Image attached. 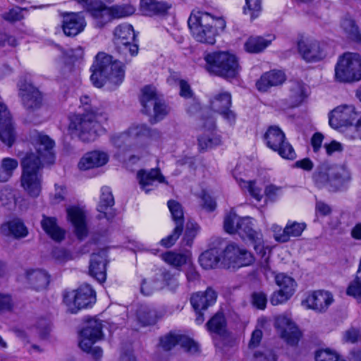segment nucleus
Here are the masks:
<instances>
[{
    "instance_id": "nucleus-44",
    "label": "nucleus",
    "mask_w": 361,
    "mask_h": 361,
    "mask_svg": "<svg viewBox=\"0 0 361 361\" xmlns=\"http://www.w3.org/2000/svg\"><path fill=\"white\" fill-rule=\"evenodd\" d=\"M271 43V40L262 37H250L245 43V49L249 53H259L267 48Z\"/></svg>"
},
{
    "instance_id": "nucleus-33",
    "label": "nucleus",
    "mask_w": 361,
    "mask_h": 361,
    "mask_svg": "<svg viewBox=\"0 0 361 361\" xmlns=\"http://www.w3.org/2000/svg\"><path fill=\"white\" fill-rule=\"evenodd\" d=\"M285 80V75L283 72L271 71L262 75L257 80L256 86L259 91L265 92L272 86L281 85Z\"/></svg>"
},
{
    "instance_id": "nucleus-46",
    "label": "nucleus",
    "mask_w": 361,
    "mask_h": 361,
    "mask_svg": "<svg viewBox=\"0 0 361 361\" xmlns=\"http://www.w3.org/2000/svg\"><path fill=\"white\" fill-rule=\"evenodd\" d=\"M275 281L281 290L286 291L290 295H293L296 288V282L295 280L285 274L280 273L276 275Z\"/></svg>"
},
{
    "instance_id": "nucleus-26",
    "label": "nucleus",
    "mask_w": 361,
    "mask_h": 361,
    "mask_svg": "<svg viewBox=\"0 0 361 361\" xmlns=\"http://www.w3.org/2000/svg\"><path fill=\"white\" fill-rule=\"evenodd\" d=\"M305 228L306 224L305 223L296 221L288 223L283 229L280 226L274 225L273 226L274 237L279 243H287L290 238L300 236Z\"/></svg>"
},
{
    "instance_id": "nucleus-17",
    "label": "nucleus",
    "mask_w": 361,
    "mask_h": 361,
    "mask_svg": "<svg viewBox=\"0 0 361 361\" xmlns=\"http://www.w3.org/2000/svg\"><path fill=\"white\" fill-rule=\"evenodd\" d=\"M235 233H238L243 238H247L253 245L255 251L261 255L262 257L266 255L262 235L260 232L252 228V223L250 217L242 218Z\"/></svg>"
},
{
    "instance_id": "nucleus-32",
    "label": "nucleus",
    "mask_w": 361,
    "mask_h": 361,
    "mask_svg": "<svg viewBox=\"0 0 361 361\" xmlns=\"http://www.w3.org/2000/svg\"><path fill=\"white\" fill-rule=\"evenodd\" d=\"M56 221L55 217L43 214L40 224L42 229L52 240L60 242L64 239L65 231L58 226Z\"/></svg>"
},
{
    "instance_id": "nucleus-38",
    "label": "nucleus",
    "mask_w": 361,
    "mask_h": 361,
    "mask_svg": "<svg viewBox=\"0 0 361 361\" xmlns=\"http://www.w3.org/2000/svg\"><path fill=\"white\" fill-rule=\"evenodd\" d=\"M221 261L220 247H212L203 253L199 257L200 265L204 269H213Z\"/></svg>"
},
{
    "instance_id": "nucleus-34",
    "label": "nucleus",
    "mask_w": 361,
    "mask_h": 361,
    "mask_svg": "<svg viewBox=\"0 0 361 361\" xmlns=\"http://www.w3.org/2000/svg\"><path fill=\"white\" fill-rule=\"evenodd\" d=\"M160 99L155 87L147 85L142 88L140 102L144 108L143 111L145 113L147 114L152 106H153L156 111H159L160 107L159 101ZM158 112L159 113V111Z\"/></svg>"
},
{
    "instance_id": "nucleus-16",
    "label": "nucleus",
    "mask_w": 361,
    "mask_h": 361,
    "mask_svg": "<svg viewBox=\"0 0 361 361\" xmlns=\"http://www.w3.org/2000/svg\"><path fill=\"white\" fill-rule=\"evenodd\" d=\"M221 262L228 268H239L248 266L253 263L254 257L251 253H245L244 259H237L238 255H240V247L234 243H231L225 247H220Z\"/></svg>"
},
{
    "instance_id": "nucleus-2",
    "label": "nucleus",
    "mask_w": 361,
    "mask_h": 361,
    "mask_svg": "<svg viewBox=\"0 0 361 361\" xmlns=\"http://www.w3.org/2000/svg\"><path fill=\"white\" fill-rule=\"evenodd\" d=\"M90 80L97 87L108 85L109 88L118 86L124 78V69L121 63L113 60L111 56L101 52L97 54L91 67Z\"/></svg>"
},
{
    "instance_id": "nucleus-63",
    "label": "nucleus",
    "mask_w": 361,
    "mask_h": 361,
    "mask_svg": "<svg viewBox=\"0 0 361 361\" xmlns=\"http://www.w3.org/2000/svg\"><path fill=\"white\" fill-rule=\"evenodd\" d=\"M255 361H276V356L269 349L257 350L254 353Z\"/></svg>"
},
{
    "instance_id": "nucleus-6",
    "label": "nucleus",
    "mask_w": 361,
    "mask_h": 361,
    "mask_svg": "<svg viewBox=\"0 0 361 361\" xmlns=\"http://www.w3.org/2000/svg\"><path fill=\"white\" fill-rule=\"evenodd\" d=\"M206 70L225 78H233L240 71L238 61L233 54L226 51L213 52L205 56Z\"/></svg>"
},
{
    "instance_id": "nucleus-18",
    "label": "nucleus",
    "mask_w": 361,
    "mask_h": 361,
    "mask_svg": "<svg viewBox=\"0 0 361 361\" xmlns=\"http://www.w3.org/2000/svg\"><path fill=\"white\" fill-rule=\"evenodd\" d=\"M274 326L288 344L295 345L298 343L301 334L290 318L279 315L275 319Z\"/></svg>"
},
{
    "instance_id": "nucleus-56",
    "label": "nucleus",
    "mask_w": 361,
    "mask_h": 361,
    "mask_svg": "<svg viewBox=\"0 0 361 361\" xmlns=\"http://www.w3.org/2000/svg\"><path fill=\"white\" fill-rule=\"evenodd\" d=\"M346 139L354 140L359 138L361 140V118H359L354 126H350L344 131Z\"/></svg>"
},
{
    "instance_id": "nucleus-20",
    "label": "nucleus",
    "mask_w": 361,
    "mask_h": 361,
    "mask_svg": "<svg viewBox=\"0 0 361 361\" xmlns=\"http://www.w3.org/2000/svg\"><path fill=\"white\" fill-rule=\"evenodd\" d=\"M54 142L53 140L47 135L39 134L35 142V152H29L28 153H33L42 161L43 166H44L46 164H52L54 162Z\"/></svg>"
},
{
    "instance_id": "nucleus-59",
    "label": "nucleus",
    "mask_w": 361,
    "mask_h": 361,
    "mask_svg": "<svg viewBox=\"0 0 361 361\" xmlns=\"http://www.w3.org/2000/svg\"><path fill=\"white\" fill-rule=\"evenodd\" d=\"M343 341L346 343H355L361 339L360 329L351 327L343 334Z\"/></svg>"
},
{
    "instance_id": "nucleus-28",
    "label": "nucleus",
    "mask_w": 361,
    "mask_h": 361,
    "mask_svg": "<svg viewBox=\"0 0 361 361\" xmlns=\"http://www.w3.org/2000/svg\"><path fill=\"white\" fill-rule=\"evenodd\" d=\"M107 264L106 252L102 250L92 254L90 258L89 272L90 276L102 283L106 280V267Z\"/></svg>"
},
{
    "instance_id": "nucleus-61",
    "label": "nucleus",
    "mask_w": 361,
    "mask_h": 361,
    "mask_svg": "<svg viewBox=\"0 0 361 361\" xmlns=\"http://www.w3.org/2000/svg\"><path fill=\"white\" fill-rule=\"evenodd\" d=\"M252 304L257 308L264 310L266 307L267 295L262 292H254L252 295Z\"/></svg>"
},
{
    "instance_id": "nucleus-8",
    "label": "nucleus",
    "mask_w": 361,
    "mask_h": 361,
    "mask_svg": "<svg viewBox=\"0 0 361 361\" xmlns=\"http://www.w3.org/2000/svg\"><path fill=\"white\" fill-rule=\"evenodd\" d=\"M335 79L341 82L361 80V56L355 53H345L335 67Z\"/></svg>"
},
{
    "instance_id": "nucleus-58",
    "label": "nucleus",
    "mask_w": 361,
    "mask_h": 361,
    "mask_svg": "<svg viewBox=\"0 0 361 361\" xmlns=\"http://www.w3.org/2000/svg\"><path fill=\"white\" fill-rule=\"evenodd\" d=\"M360 276L357 277L348 286L346 293L348 295L353 296L361 301V281Z\"/></svg>"
},
{
    "instance_id": "nucleus-39",
    "label": "nucleus",
    "mask_w": 361,
    "mask_h": 361,
    "mask_svg": "<svg viewBox=\"0 0 361 361\" xmlns=\"http://www.w3.org/2000/svg\"><path fill=\"white\" fill-rule=\"evenodd\" d=\"M135 35L133 27L130 24H122L117 26L114 32V45H120L126 42H133Z\"/></svg>"
},
{
    "instance_id": "nucleus-45",
    "label": "nucleus",
    "mask_w": 361,
    "mask_h": 361,
    "mask_svg": "<svg viewBox=\"0 0 361 361\" xmlns=\"http://www.w3.org/2000/svg\"><path fill=\"white\" fill-rule=\"evenodd\" d=\"M161 258L168 264L178 269L187 263L188 256L186 254L170 251L162 254Z\"/></svg>"
},
{
    "instance_id": "nucleus-5",
    "label": "nucleus",
    "mask_w": 361,
    "mask_h": 361,
    "mask_svg": "<svg viewBox=\"0 0 361 361\" xmlns=\"http://www.w3.org/2000/svg\"><path fill=\"white\" fill-rule=\"evenodd\" d=\"M312 178L317 187H328L334 191L350 180V173L344 166L322 163L317 167Z\"/></svg>"
},
{
    "instance_id": "nucleus-53",
    "label": "nucleus",
    "mask_w": 361,
    "mask_h": 361,
    "mask_svg": "<svg viewBox=\"0 0 361 361\" xmlns=\"http://www.w3.org/2000/svg\"><path fill=\"white\" fill-rule=\"evenodd\" d=\"M242 189H247L249 193L257 201H260L262 195V189L256 185L255 181H245L243 179L237 180Z\"/></svg>"
},
{
    "instance_id": "nucleus-52",
    "label": "nucleus",
    "mask_w": 361,
    "mask_h": 361,
    "mask_svg": "<svg viewBox=\"0 0 361 361\" xmlns=\"http://www.w3.org/2000/svg\"><path fill=\"white\" fill-rule=\"evenodd\" d=\"M109 21L114 18H123L131 15L134 12V8L131 6H114L108 7Z\"/></svg>"
},
{
    "instance_id": "nucleus-15",
    "label": "nucleus",
    "mask_w": 361,
    "mask_h": 361,
    "mask_svg": "<svg viewBox=\"0 0 361 361\" xmlns=\"http://www.w3.org/2000/svg\"><path fill=\"white\" fill-rule=\"evenodd\" d=\"M231 104V94L228 92H219L210 100L212 109L219 113L230 125H233L235 123L236 114L230 109Z\"/></svg>"
},
{
    "instance_id": "nucleus-43",
    "label": "nucleus",
    "mask_w": 361,
    "mask_h": 361,
    "mask_svg": "<svg viewBox=\"0 0 361 361\" xmlns=\"http://www.w3.org/2000/svg\"><path fill=\"white\" fill-rule=\"evenodd\" d=\"M137 318L142 326L154 324L157 319V312L153 308L146 305H141L137 310Z\"/></svg>"
},
{
    "instance_id": "nucleus-27",
    "label": "nucleus",
    "mask_w": 361,
    "mask_h": 361,
    "mask_svg": "<svg viewBox=\"0 0 361 361\" xmlns=\"http://www.w3.org/2000/svg\"><path fill=\"white\" fill-rule=\"evenodd\" d=\"M86 22L82 13H68L63 16L62 28L66 36L78 35L84 30Z\"/></svg>"
},
{
    "instance_id": "nucleus-49",
    "label": "nucleus",
    "mask_w": 361,
    "mask_h": 361,
    "mask_svg": "<svg viewBox=\"0 0 361 361\" xmlns=\"http://www.w3.org/2000/svg\"><path fill=\"white\" fill-rule=\"evenodd\" d=\"M197 140L200 151H204L221 144L220 135L214 134L200 136Z\"/></svg>"
},
{
    "instance_id": "nucleus-37",
    "label": "nucleus",
    "mask_w": 361,
    "mask_h": 361,
    "mask_svg": "<svg viewBox=\"0 0 361 361\" xmlns=\"http://www.w3.org/2000/svg\"><path fill=\"white\" fill-rule=\"evenodd\" d=\"M114 204V200L110 189L108 187H103L102 188V194L97 207V209L100 213L98 218H106L109 220L111 219L114 215L113 214H108L106 211L109 208L113 207Z\"/></svg>"
},
{
    "instance_id": "nucleus-41",
    "label": "nucleus",
    "mask_w": 361,
    "mask_h": 361,
    "mask_svg": "<svg viewBox=\"0 0 361 361\" xmlns=\"http://www.w3.org/2000/svg\"><path fill=\"white\" fill-rule=\"evenodd\" d=\"M207 329L211 333L224 336L226 333V321L222 312L216 313L207 323Z\"/></svg>"
},
{
    "instance_id": "nucleus-29",
    "label": "nucleus",
    "mask_w": 361,
    "mask_h": 361,
    "mask_svg": "<svg viewBox=\"0 0 361 361\" xmlns=\"http://www.w3.org/2000/svg\"><path fill=\"white\" fill-rule=\"evenodd\" d=\"M109 161V155L102 151L95 150L85 153L78 162L80 170H89L105 165Z\"/></svg>"
},
{
    "instance_id": "nucleus-7",
    "label": "nucleus",
    "mask_w": 361,
    "mask_h": 361,
    "mask_svg": "<svg viewBox=\"0 0 361 361\" xmlns=\"http://www.w3.org/2000/svg\"><path fill=\"white\" fill-rule=\"evenodd\" d=\"M97 111L73 115L70 118L68 131L83 142L94 141L98 134L99 124L97 121Z\"/></svg>"
},
{
    "instance_id": "nucleus-14",
    "label": "nucleus",
    "mask_w": 361,
    "mask_h": 361,
    "mask_svg": "<svg viewBox=\"0 0 361 361\" xmlns=\"http://www.w3.org/2000/svg\"><path fill=\"white\" fill-rule=\"evenodd\" d=\"M358 115L353 105H341L334 109L329 115V125L338 129L345 127L353 126V123L357 121Z\"/></svg>"
},
{
    "instance_id": "nucleus-51",
    "label": "nucleus",
    "mask_w": 361,
    "mask_h": 361,
    "mask_svg": "<svg viewBox=\"0 0 361 361\" xmlns=\"http://www.w3.org/2000/svg\"><path fill=\"white\" fill-rule=\"evenodd\" d=\"M241 220L242 218L231 210L224 218V227L225 231L228 233H235Z\"/></svg>"
},
{
    "instance_id": "nucleus-22",
    "label": "nucleus",
    "mask_w": 361,
    "mask_h": 361,
    "mask_svg": "<svg viewBox=\"0 0 361 361\" xmlns=\"http://www.w3.org/2000/svg\"><path fill=\"white\" fill-rule=\"evenodd\" d=\"M66 212L68 219L74 228L75 235L79 240H83L88 234L85 212L79 207L71 206L67 207Z\"/></svg>"
},
{
    "instance_id": "nucleus-55",
    "label": "nucleus",
    "mask_w": 361,
    "mask_h": 361,
    "mask_svg": "<svg viewBox=\"0 0 361 361\" xmlns=\"http://www.w3.org/2000/svg\"><path fill=\"white\" fill-rule=\"evenodd\" d=\"M162 288L163 284L158 279L144 280L141 286V291L144 295H149L154 291Z\"/></svg>"
},
{
    "instance_id": "nucleus-9",
    "label": "nucleus",
    "mask_w": 361,
    "mask_h": 361,
    "mask_svg": "<svg viewBox=\"0 0 361 361\" xmlns=\"http://www.w3.org/2000/svg\"><path fill=\"white\" fill-rule=\"evenodd\" d=\"M101 321L92 318L87 321L86 326L80 331L79 346L82 350L92 355L94 359H99L102 355V350L93 345L101 340L102 334Z\"/></svg>"
},
{
    "instance_id": "nucleus-19",
    "label": "nucleus",
    "mask_w": 361,
    "mask_h": 361,
    "mask_svg": "<svg viewBox=\"0 0 361 361\" xmlns=\"http://www.w3.org/2000/svg\"><path fill=\"white\" fill-rule=\"evenodd\" d=\"M299 54L306 61H317L325 56L324 45L314 39H301L298 42Z\"/></svg>"
},
{
    "instance_id": "nucleus-64",
    "label": "nucleus",
    "mask_w": 361,
    "mask_h": 361,
    "mask_svg": "<svg viewBox=\"0 0 361 361\" xmlns=\"http://www.w3.org/2000/svg\"><path fill=\"white\" fill-rule=\"evenodd\" d=\"M338 355L329 350H319L315 355V361H338Z\"/></svg>"
},
{
    "instance_id": "nucleus-36",
    "label": "nucleus",
    "mask_w": 361,
    "mask_h": 361,
    "mask_svg": "<svg viewBox=\"0 0 361 361\" xmlns=\"http://www.w3.org/2000/svg\"><path fill=\"white\" fill-rule=\"evenodd\" d=\"M171 5L166 1L142 0L141 8L146 16L164 15L171 8Z\"/></svg>"
},
{
    "instance_id": "nucleus-21",
    "label": "nucleus",
    "mask_w": 361,
    "mask_h": 361,
    "mask_svg": "<svg viewBox=\"0 0 361 361\" xmlns=\"http://www.w3.org/2000/svg\"><path fill=\"white\" fill-rule=\"evenodd\" d=\"M16 139L12 118L7 106L0 102V140L11 147Z\"/></svg>"
},
{
    "instance_id": "nucleus-3",
    "label": "nucleus",
    "mask_w": 361,
    "mask_h": 361,
    "mask_svg": "<svg viewBox=\"0 0 361 361\" xmlns=\"http://www.w3.org/2000/svg\"><path fill=\"white\" fill-rule=\"evenodd\" d=\"M194 38L202 43L214 44L218 29L225 27V22L221 18H214L209 13L197 11L192 13L188 21Z\"/></svg>"
},
{
    "instance_id": "nucleus-35",
    "label": "nucleus",
    "mask_w": 361,
    "mask_h": 361,
    "mask_svg": "<svg viewBox=\"0 0 361 361\" xmlns=\"http://www.w3.org/2000/svg\"><path fill=\"white\" fill-rule=\"evenodd\" d=\"M1 232L5 235H12L16 238H24L27 235V228L18 219H14L2 224Z\"/></svg>"
},
{
    "instance_id": "nucleus-23",
    "label": "nucleus",
    "mask_w": 361,
    "mask_h": 361,
    "mask_svg": "<svg viewBox=\"0 0 361 361\" xmlns=\"http://www.w3.org/2000/svg\"><path fill=\"white\" fill-rule=\"evenodd\" d=\"M334 302L331 293L324 290L314 291L302 301V304L307 309L314 310L318 312H324Z\"/></svg>"
},
{
    "instance_id": "nucleus-24",
    "label": "nucleus",
    "mask_w": 361,
    "mask_h": 361,
    "mask_svg": "<svg viewBox=\"0 0 361 361\" xmlns=\"http://www.w3.org/2000/svg\"><path fill=\"white\" fill-rule=\"evenodd\" d=\"M82 7L97 20V26L103 27L109 21V10L99 0H78Z\"/></svg>"
},
{
    "instance_id": "nucleus-57",
    "label": "nucleus",
    "mask_w": 361,
    "mask_h": 361,
    "mask_svg": "<svg viewBox=\"0 0 361 361\" xmlns=\"http://www.w3.org/2000/svg\"><path fill=\"white\" fill-rule=\"evenodd\" d=\"M183 231V228H180V226H176L175 228L173 231L172 234L169 235L165 238H163L160 241V244L165 247H170L173 245L177 240V239Z\"/></svg>"
},
{
    "instance_id": "nucleus-40",
    "label": "nucleus",
    "mask_w": 361,
    "mask_h": 361,
    "mask_svg": "<svg viewBox=\"0 0 361 361\" xmlns=\"http://www.w3.org/2000/svg\"><path fill=\"white\" fill-rule=\"evenodd\" d=\"M27 277L31 286L37 290L46 288L49 283V274L41 269L27 271Z\"/></svg>"
},
{
    "instance_id": "nucleus-30",
    "label": "nucleus",
    "mask_w": 361,
    "mask_h": 361,
    "mask_svg": "<svg viewBox=\"0 0 361 361\" xmlns=\"http://www.w3.org/2000/svg\"><path fill=\"white\" fill-rule=\"evenodd\" d=\"M216 300V293L211 288H208L204 293L193 294L190 302L195 311L204 310L212 305Z\"/></svg>"
},
{
    "instance_id": "nucleus-10",
    "label": "nucleus",
    "mask_w": 361,
    "mask_h": 361,
    "mask_svg": "<svg viewBox=\"0 0 361 361\" xmlns=\"http://www.w3.org/2000/svg\"><path fill=\"white\" fill-rule=\"evenodd\" d=\"M63 297V302L71 313H76L96 301L95 291L91 286L86 283L81 285L76 290H66Z\"/></svg>"
},
{
    "instance_id": "nucleus-50",
    "label": "nucleus",
    "mask_w": 361,
    "mask_h": 361,
    "mask_svg": "<svg viewBox=\"0 0 361 361\" xmlns=\"http://www.w3.org/2000/svg\"><path fill=\"white\" fill-rule=\"evenodd\" d=\"M168 207L176 226H180V228H183L184 218L181 204L175 200H169L168 202Z\"/></svg>"
},
{
    "instance_id": "nucleus-11",
    "label": "nucleus",
    "mask_w": 361,
    "mask_h": 361,
    "mask_svg": "<svg viewBox=\"0 0 361 361\" xmlns=\"http://www.w3.org/2000/svg\"><path fill=\"white\" fill-rule=\"evenodd\" d=\"M267 146L283 159L293 160L296 154L292 145L286 140L284 133L276 126L269 128L264 135Z\"/></svg>"
},
{
    "instance_id": "nucleus-42",
    "label": "nucleus",
    "mask_w": 361,
    "mask_h": 361,
    "mask_svg": "<svg viewBox=\"0 0 361 361\" xmlns=\"http://www.w3.org/2000/svg\"><path fill=\"white\" fill-rule=\"evenodd\" d=\"M18 166V161L13 158H4L0 163V182L5 183L13 176Z\"/></svg>"
},
{
    "instance_id": "nucleus-25",
    "label": "nucleus",
    "mask_w": 361,
    "mask_h": 361,
    "mask_svg": "<svg viewBox=\"0 0 361 361\" xmlns=\"http://www.w3.org/2000/svg\"><path fill=\"white\" fill-rule=\"evenodd\" d=\"M140 188L148 193L157 186L156 183H165V178L161 173L159 169H152L150 170L140 169L137 173Z\"/></svg>"
},
{
    "instance_id": "nucleus-4",
    "label": "nucleus",
    "mask_w": 361,
    "mask_h": 361,
    "mask_svg": "<svg viewBox=\"0 0 361 361\" xmlns=\"http://www.w3.org/2000/svg\"><path fill=\"white\" fill-rule=\"evenodd\" d=\"M20 165L22 188L29 196L38 197L42 190V177L40 171L44 167L42 161L33 153H26L21 159Z\"/></svg>"
},
{
    "instance_id": "nucleus-54",
    "label": "nucleus",
    "mask_w": 361,
    "mask_h": 361,
    "mask_svg": "<svg viewBox=\"0 0 361 361\" xmlns=\"http://www.w3.org/2000/svg\"><path fill=\"white\" fill-rule=\"evenodd\" d=\"M246 6L244 7V13L249 14L251 20H254L259 15L262 10L261 0H245Z\"/></svg>"
},
{
    "instance_id": "nucleus-62",
    "label": "nucleus",
    "mask_w": 361,
    "mask_h": 361,
    "mask_svg": "<svg viewBox=\"0 0 361 361\" xmlns=\"http://www.w3.org/2000/svg\"><path fill=\"white\" fill-rule=\"evenodd\" d=\"M292 295H293L289 294L288 292L286 293V291L279 290L272 294L270 302L273 305H278L286 302Z\"/></svg>"
},
{
    "instance_id": "nucleus-12",
    "label": "nucleus",
    "mask_w": 361,
    "mask_h": 361,
    "mask_svg": "<svg viewBox=\"0 0 361 361\" xmlns=\"http://www.w3.org/2000/svg\"><path fill=\"white\" fill-rule=\"evenodd\" d=\"M18 96L26 110L34 111L42 106V94L32 83L27 82L25 79L21 78L18 82Z\"/></svg>"
},
{
    "instance_id": "nucleus-31",
    "label": "nucleus",
    "mask_w": 361,
    "mask_h": 361,
    "mask_svg": "<svg viewBox=\"0 0 361 361\" xmlns=\"http://www.w3.org/2000/svg\"><path fill=\"white\" fill-rule=\"evenodd\" d=\"M307 96V88L302 82L298 80L290 81L288 98L290 107L299 106Z\"/></svg>"
},
{
    "instance_id": "nucleus-47",
    "label": "nucleus",
    "mask_w": 361,
    "mask_h": 361,
    "mask_svg": "<svg viewBox=\"0 0 361 361\" xmlns=\"http://www.w3.org/2000/svg\"><path fill=\"white\" fill-rule=\"evenodd\" d=\"M341 27L350 39L357 42H361V34L354 20L345 17L341 22Z\"/></svg>"
},
{
    "instance_id": "nucleus-1",
    "label": "nucleus",
    "mask_w": 361,
    "mask_h": 361,
    "mask_svg": "<svg viewBox=\"0 0 361 361\" xmlns=\"http://www.w3.org/2000/svg\"><path fill=\"white\" fill-rule=\"evenodd\" d=\"M159 137V132L152 130L145 124H132L126 130L114 133L110 142L118 149V155L125 157L127 152L136 148L145 147L149 139Z\"/></svg>"
},
{
    "instance_id": "nucleus-60",
    "label": "nucleus",
    "mask_w": 361,
    "mask_h": 361,
    "mask_svg": "<svg viewBox=\"0 0 361 361\" xmlns=\"http://www.w3.org/2000/svg\"><path fill=\"white\" fill-rule=\"evenodd\" d=\"M64 56L73 62L83 57L84 51L82 47L78 46L75 49H68L63 51Z\"/></svg>"
},
{
    "instance_id": "nucleus-48",
    "label": "nucleus",
    "mask_w": 361,
    "mask_h": 361,
    "mask_svg": "<svg viewBox=\"0 0 361 361\" xmlns=\"http://www.w3.org/2000/svg\"><path fill=\"white\" fill-rule=\"evenodd\" d=\"M115 47L126 62L130 61L131 57L138 53V46L133 42H126L120 45H115Z\"/></svg>"
},
{
    "instance_id": "nucleus-13",
    "label": "nucleus",
    "mask_w": 361,
    "mask_h": 361,
    "mask_svg": "<svg viewBox=\"0 0 361 361\" xmlns=\"http://www.w3.org/2000/svg\"><path fill=\"white\" fill-rule=\"evenodd\" d=\"M177 344L191 355H197L200 352L199 344L184 335L169 332L159 338V346L165 351L171 350Z\"/></svg>"
}]
</instances>
